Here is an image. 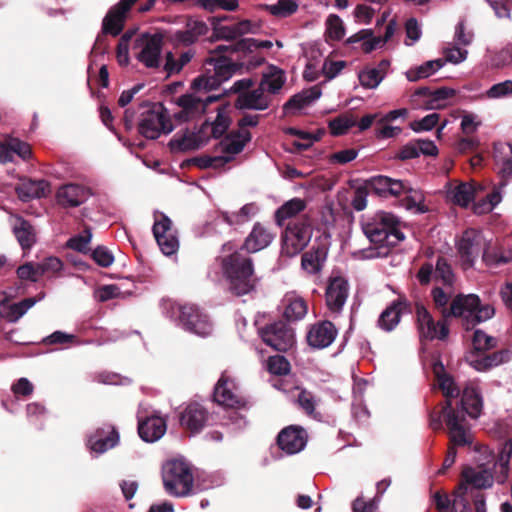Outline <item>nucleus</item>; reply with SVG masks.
I'll return each mask as SVG.
<instances>
[{
	"label": "nucleus",
	"instance_id": "30",
	"mask_svg": "<svg viewBox=\"0 0 512 512\" xmlns=\"http://www.w3.org/2000/svg\"><path fill=\"white\" fill-rule=\"evenodd\" d=\"M275 237V233L261 223H255L249 235L246 237L243 249L249 253L258 252L268 247Z\"/></svg>",
	"mask_w": 512,
	"mask_h": 512
},
{
	"label": "nucleus",
	"instance_id": "58",
	"mask_svg": "<svg viewBox=\"0 0 512 512\" xmlns=\"http://www.w3.org/2000/svg\"><path fill=\"white\" fill-rule=\"evenodd\" d=\"M298 4L294 0H278L275 4L266 5V10L273 16L285 18L294 14Z\"/></svg>",
	"mask_w": 512,
	"mask_h": 512
},
{
	"label": "nucleus",
	"instance_id": "17",
	"mask_svg": "<svg viewBox=\"0 0 512 512\" xmlns=\"http://www.w3.org/2000/svg\"><path fill=\"white\" fill-rule=\"evenodd\" d=\"M494 477L486 469L465 467L462 471V481L454 490L453 496H468L473 494V489H487L492 487Z\"/></svg>",
	"mask_w": 512,
	"mask_h": 512
},
{
	"label": "nucleus",
	"instance_id": "29",
	"mask_svg": "<svg viewBox=\"0 0 512 512\" xmlns=\"http://www.w3.org/2000/svg\"><path fill=\"white\" fill-rule=\"evenodd\" d=\"M207 418V411L202 405L190 403L180 413V424L192 433H197L204 428Z\"/></svg>",
	"mask_w": 512,
	"mask_h": 512
},
{
	"label": "nucleus",
	"instance_id": "45",
	"mask_svg": "<svg viewBox=\"0 0 512 512\" xmlns=\"http://www.w3.org/2000/svg\"><path fill=\"white\" fill-rule=\"evenodd\" d=\"M230 125V117H229V106L220 105L217 108V116L215 120L211 123L205 122L202 125V128L205 134L209 135V138L212 136L214 138L221 137L229 128Z\"/></svg>",
	"mask_w": 512,
	"mask_h": 512
},
{
	"label": "nucleus",
	"instance_id": "27",
	"mask_svg": "<svg viewBox=\"0 0 512 512\" xmlns=\"http://www.w3.org/2000/svg\"><path fill=\"white\" fill-rule=\"evenodd\" d=\"M448 99V88L443 87L436 91H431L428 87H420L411 96V101L419 107L426 109H438L446 105Z\"/></svg>",
	"mask_w": 512,
	"mask_h": 512
},
{
	"label": "nucleus",
	"instance_id": "24",
	"mask_svg": "<svg viewBox=\"0 0 512 512\" xmlns=\"http://www.w3.org/2000/svg\"><path fill=\"white\" fill-rule=\"evenodd\" d=\"M91 196L90 190L79 184H65L58 188L56 201L62 207H78Z\"/></svg>",
	"mask_w": 512,
	"mask_h": 512
},
{
	"label": "nucleus",
	"instance_id": "14",
	"mask_svg": "<svg viewBox=\"0 0 512 512\" xmlns=\"http://www.w3.org/2000/svg\"><path fill=\"white\" fill-rule=\"evenodd\" d=\"M432 370L436 380L434 388L440 389L445 398L441 409L432 412L430 416V426L433 430L437 431L444 429V425H448V375L444 364L440 360L433 362Z\"/></svg>",
	"mask_w": 512,
	"mask_h": 512
},
{
	"label": "nucleus",
	"instance_id": "62",
	"mask_svg": "<svg viewBox=\"0 0 512 512\" xmlns=\"http://www.w3.org/2000/svg\"><path fill=\"white\" fill-rule=\"evenodd\" d=\"M355 124L356 120L353 117L340 116L330 121L329 128L333 135L339 136L345 134Z\"/></svg>",
	"mask_w": 512,
	"mask_h": 512
},
{
	"label": "nucleus",
	"instance_id": "50",
	"mask_svg": "<svg viewBox=\"0 0 512 512\" xmlns=\"http://www.w3.org/2000/svg\"><path fill=\"white\" fill-rule=\"evenodd\" d=\"M13 233L24 250L30 249L36 241L33 226L23 218L16 219L13 225Z\"/></svg>",
	"mask_w": 512,
	"mask_h": 512
},
{
	"label": "nucleus",
	"instance_id": "11",
	"mask_svg": "<svg viewBox=\"0 0 512 512\" xmlns=\"http://www.w3.org/2000/svg\"><path fill=\"white\" fill-rule=\"evenodd\" d=\"M487 244L488 239L482 232L475 229H467L463 232L456 241V248L464 269L474 266L475 261Z\"/></svg>",
	"mask_w": 512,
	"mask_h": 512
},
{
	"label": "nucleus",
	"instance_id": "10",
	"mask_svg": "<svg viewBox=\"0 0 512 512\" xmlns=\"http://www.w3.org/2000/svg\"><path fill=\"white\" fill-rule=\"evenodd\" d=\"M172 315L176 317L177 324L186 331L207 337L213 331V325L208 316L194 304H172Z\"/></svg>",
	"mask_w": 512,
	"mask_h": 512
},
{
	"label": "nucleus",
	"instance_id": "6",
	"mask_svg": "<svg viewBox=\"0 0 512 512\" xmlns=\"http://www.w3.org/2000/svg\"><path fill=\"white\" fill-rule=\"evenodd\" d=\"M494 314V308L488 304L481 306L480 299L475 294H459L450 303V316L462 318V324L466 330L489 320Z\"/></svg>",
	"mask_w": 512,
	"mask_h": 512
},
{
	"label": "nucleus",
	"instance_id": "43",
	"mask_svg": "<svg viewBox=\"0 0 512 512\" xmlns=\"http://www.w3.org/2000/svg\"><path fill=\"white\" fill-rule=\"evenodd\" d=\"M389 66L388 60H381L376 66L363 69L358 75L360 84L367 89L376 88L385 78Z\"/></svg>",
	"mask_w": 512,
	"mask_h": 512
},
{
	"label": "nucleus",
	"instance_id": "60",
	"mask_svg": "<svg viewBox=\"0 0 512 512\" xmlns=\"http://www.w3.org/2000/svg\"><path fill=\"white\" fill-rule=\"evenodd\" d=\"M434 308L443 318L448 319V294L441 287H434L431 291Z\"/></svg>",
	"mask_w": 512,
	"mask_h": 512
},
{
	"label": "nucleus",
	"instance_id": "57",
	"mask_svg": "<svg viewBox=\"0 0 512 512\" xmlns=\"http://www.w3.org/2000/svg\"><path fill=\"white\" fill-rule=\"evenodd\" d=\"M502 200L499 189H494L491 193L473 205V211L476 214H485L491 212Z\"/></svg>",
	"mask_w": 512,
	"mask_h": 512
},
{
	"label": "nucleus",
	"instance_id": "38",
	"mask_svg": "<svg viewBox=\"0 0 512 512\" xmlns=\"http://www.w3.org/2000/svg\"><path fill=\"white\" fill-rule=\"evenodd\" d=\"M327 255L328 248L325 245L313 246L302 255V269L312 275L320 273L326 262Z\"/></svg>",
	"mask_w": 512,
	"mask_h": 512
},
{
	"label": "nucleus",
	"instance_id": "34",
	"mask_svg": "<svg viewBox=\"0 0 512 512\" xmlns=\"http://www.w3.org/2000/svg\"><path fill=\"white\" fill-rule=\"evenodd\" d=\"M270 98L263 87L242 92L237 96L235 106L239 109L265 110L269 107Z\"/></svg>",
	"mask_w": 512,
	"mask_h": 512
},
{
	"label": "nucleus",
	"instance_id": "16",
	"mask_svg": "<svg viewBox=\"0 0 512 512\" xmlns=\"http://www.w3.org/2000/svg\"><path fill=\"white\" fill-rule=\"evenodd\" d=\"M260 336L267 345L279 352H287L295 344L294 331L282 321L263 328Z\"/></svg>",
	"mask_w": 512,
	"mask_h": 512
},
{
	"label": "nucleus",
	"instance_id": "41",
	"mask_svg": "<svg viewBox=\"0 0 512 512\" xmlns=\"http://www.w3.org/2000/svg\"><path fill=\"white\" fill-rule=\"evenodd\" d=\"M450 512H486V502L482 494L455 496L450 501Z\"/></svg>",
	"mask_w": 512,
	"mask_h": 512
},
{
	"label": "nucleus",
	"instance_id": "59",
	"mask_svg": "<svg viewBox=\"0 0 512 512\" xmlns=\"http://www.w3.org/2000/svg\"><path fill=\"white\" fill-rule=\"evenodd\" d=\"M198 4L210 12L218 9L234 11L238 7V0H198Z\"/></svg>",
	"mask_w": 512,
	"mask_h": 512
},
{
	"label": "nucleus",
	"instance_id": "12",
	"mask_svg": "<svg viewBox=\"0 0 512 512\" xmlns=\"http://www.w3.org/2000/svg\"><path fill=\"white\" fill-rule=\"evenodd\" d=\"M135 56L148 68H157L161 62L162 37L158 34H142L134 42Z\"/></svg>",
	"mask_w": 512,
	"mask_h": 512
},
{
	"label": "nucleus",
	"instance_id": "64",
	"mask_svg": "<svg viewBox=\"0 0 512 512\" xmlns=\"http://www.w3.org/2000/svg\"><path fill=\"white\" fill-rule=\"evenodd\" d=\"M268 370L275 375H286L290 371V363L284 356H271L268 360Z\"/></svg>",
	"mask_w": 512,
	"mask_h": 512
},
{
	"label": "nucleus",
	"instance_id": "53",
	"mask_svg": "<svg viewBox=\"0 0 512 512\" xmlns=\"http://www.w3.org/2000/svg\"><path fill=\"white\" fill-rule=\"evenodd\" d=\"M306 208V203L300 198H293L281 207L275 213L276 222L278 225H283L287 219H295L294 216L302 212Z\"/></svg>",
	"mask_w": 512,
	"mask_h": 512
},
{
	"label": "nucleus",
	"instance_id": "3",
	"mask_svg": "<svg viewBox=\"0 0 512 512\" xmlns=\"http://www.w3.org/2000/svg\"><path fill=\"white\" fill-rule=\"evenodd\" d=\"M398 219L391 213L377 212L362 221V231L371 246L352 253L357 260H370L388 256L392 247L404 239L398 228Z\"/></svg>",
	"mask_w": 512,
	"mask_h": 512
},
{
	"label": "nucleus",
	"instance_id": "7",
	"mask_svg": "<svg viewBox=\"0 0 512 512\" xmlns=\"http://www.w3.org/2000/svg\"><path fill=\"white\" fill-rule=\"evenodd\" d=\"M165 490L173 496L182 497L190 494L194 476L190 465L182 459L167 461L162 469Z\"/></svg>",
	"mask_w": 512,
	"mask_h": 512
},
{
	"label": "nucleus",
	"instance_id": "46",
	"mask_svg": "<svg viewBox=\"0 0 512 512\" xmlns=\"http://www.w3.org/2000/svg\"><path fill=\"white\" fill-rule=\"evenodd\" d=\"M322 91L318 85L292 96L284 105L286 111L299 110L309 106L321 97Z\"/></svg>",
	"mask_w": 512,
	"mask_h": 512
},
{
	"label": "nucleus",
	"instance_id": "54",
	"mask_svg": "<svg viewBox=\"0 0 512 512\" xmlns=\"http://www.w3.org/2000/svg\"><path fill=\"white\" fill-rule=\"evenodd\" d=\"M512 454V444L506 443L494 464L495 480L499 484L505 483L509 475V463Z\"/></svg>",
	"mask_w": 512,
	"mask_h": 512
},
{
	"label": "nucleus",
	"instance_id": "52",
	"mask_svg": "<svg viewBox=\"0 0 512 512\" xmlns=\"http://www.w3.org/2000/svg\"><path fill=\"white\" fill-rule=\"evenodd\" d=\"M482 260L488 267L498 268L510 261V255L505 254L490 239L482 251Z\"/></svg>",
	"mask_w": 512,
	"mask_h": 512
},
{
	"label": "nucleus",
	"instance_id": "33",
	"mask_svg": "<svg viewBox=\"0 0 512 512\" xmlns=\"http://www.w3.org/2000/svg\"><path fill=\"white\" fill-rule=\"evenodd\" d=\"M409 309L410 303L405 298H399L380 314L379 327L387 332L392 331L399 324L401 314Z\"/></svg>",
	"mask_w": 512,
	"mask_h": 512
},
{
	"label": "nucleus",
	"instance_id": "36",
	"mask_svg": "<svg viewBox=\"0 0 512 512\" xmlns=\"http://www.w3.org/2000/svg\"><path fill=\"white\" fill-rule=\"evenodd\" d=\"M208 32V26L205 22L189 19L186 23L185 29L177 30L172 35V40L175 44L191 45L197 41L200 36Z\"/></svg>",
	"mask_w": 512,
	"mask_h": 512
},
{
	"label": "nucleus",
	"instance_id": "21",
	"mask_svg": "<svg viewBox=\"0 0 512 512\" xmlns=\"http://www.w3.org/2000/svg\"><path fill=\"white\" fill-rule=\"evenodd\" d=\"M337 334L335 325L331 321L324 320L311 325L306 338L312 348L324 349L334 342Z\"/></svg>",
	"mask_w": 512,
	"mask_h": 512
},
{
	"label": "nucleus",
	"instance_id": "48",
	"mask_svg": "<svg viewBox=\"0 0 512 512\" xmlns=\"http://www.w3.org/2000/svg\"><path fill=\"white\" fill-rule=\"evenodd\" d=\"M444 64L445 62L442 59L429 60L419 66L411 67L405 72V76L408 81L416 82L430 77L442 68Z\"/></svg>",
	"mask_w": 512,
	"mask_h": 512
},
{
	"label": "nucleus",
	"instance_id": "42",
	"mask_svg": "<svg viewBox=\"0 0 512 512\" xmlns=\"http://www.w3.org/2000/svg\"><path fill=\"white\" fill-rule=\"evenodd\" d=\"M284 317L289 321L301 320L308 311L306 301L295 292L287 293L283 300Z\"/></svg>",
	"mask_w": 512,
	"mask_h": 512
},
{
	"label": "nucleus",
	"instance_id": "8",
	"mask_svg": "<svg viewBox=\"0 0 512 512\" xmlns=\"http://www.w3.org/2000/svg\"><path fill=\"white\" fill-rule=\"evenodd\" d=\"M312 237V227L305 216L290 220L282 234L281 256L292 258L301 253Z\"/></svg>",
	"mask_w": 512,
	"mask_h": 512
},
{
	"label": "nucleus",
	"instance_id": "39",
	"mask_svg": "<svg viewBox=\"0 0 512 512\" xmlns=\"http://www.w3.org/2000/svg\"><path fill=\"white\" fill-rule=\"evenodd\" d=\"M419 283L421 285H427L431 281L432 278L435 280H442L444 285L448 284V260L441 256L437 260L436 268L433 269V265L431 263L423 264L417 275H416Z\"/></svg>",
	"mask_w": 512,
	"mask_h": 512
},
{
	"label": "nucleus",
	"instance_id": "18",
	"mask_svg": "<svg viewBox=\"0 0 512 512\" xmlns=\"http://www.w3.org/2000/svg\"><path fill=\"white\" fill-rule=\"evenodd\" d=\"M153 234L163 254L172 255L177 251L179 247L178 239L172 229L171 220L164 214L156 217Z\"/></svg>",
	"mask_w": 512,
	"mask_h": 512
},
{
	"label": "nucleus",
	"instance_id": "5",
	"mask_svg": "<svg viewBox=\"0 0 512 512\" xmlns=\"http://www.w3.org/2000/svg\"><path fill=\"white\" fill-rule=\"evenodd\" d=\"M222 269L229 285L235 295L248 294L255 288L256 278L252 259L235 252L223 258Z\"/></svg>",
	"mask_w": 512,
	"mask_h": 512
},
{
	"label": "nucleus",
	"instance_id": "35",
	"mask_svg": "<svg viewBox=\"0 0 512 512\" xmlns=\"http://www.w3.org/2000/svg\"><path fill=\"white\" fill-rule=\"evenodd\" d=\"M256 29L257 27L249 20H242L233 25L216 23L213 25V37L231 41L245 34L254 33Z\"/></svg>",
	"mask_w": 512,
	"mask_h": 512
},
{
	"label": "nucleus",
	"instance_id": "61",
	"mask_svg": "<svg viewBox=\"0 0 512 512\" xmlns=\"http://www.w3.org/2000/svg\"><path fill=\"white\" fill-rule=\"evenodd\" d=\"M474 189L470 184L461 183L455 188L453 200L456 204L466 207L473 199Z\"/></svg>",
	"mask_w": 512,
	"mask_h": 512
},
{
	"label": "nucleus",
	"instance_id": "23",
	"mask_svg": "<svg viewBox=\"0 0 512 512\" xmlns=\"http://www.w3.org/2000/svg\"><path fill=\"white\" fill-rule=\"evenodd\" d=\"M277 442L280 449L287 454H296L306 446L307 434L302 427L289 426L279 433Z\"/></svg>",
	"mask_w": 512,
	"mask_h": 512
},
{
	"label": "nucleus",
	"instance_id": "9",
	"mask_svg": "<svg viewBox=\"0 0 512 512\" xmlns=\"http://www.w3.org/2000/svg\"><path fill=\"white\" fill-rule=\"evenodd\" d=\"M141 109L138 130L145 138L157 139L161 134H168L173 130L169 115L162 105L146 103Z\"/></svg>",
	"mask_w": 512,
	"mask_h": 512
},
{
	"label": "nucleus",
	"instance_id": "15",
	"mask_svg": "<svg viewBox=\"0 0 512 512\" xmlns=\"http://www.w3.org/2000/svg\"><path fill=\"white\" fill-rule=\"evenodd\" d=\"M214 400L227 408H240L246 401L235 380L225 371L222 373L214 388Z\"/></svg>",
	"mask_w": 512,
	"mask_h": 512
},
{
	"label": "nucleus",
	"instance_id": "32",
	"mask_svg": "<svg viewBox=\"0 0 512 512\" xmlns=\"http://www.w3.org/2000/svg\"><path fill=\"white\" fill-rule=\"evenodd\" d=\"M209 135L205 134L203 128L195 132L177 133L170 141V147L173 151L196 150L207 143Z\"/></svg>",
	"mask_w": 512,
	"mask_h": 512
},
{
	"label": "nucleus",
	"instance_id": "47",
	"mask_svg": "<svg viewBox=\"0 0 512 512\" xmlns=\"http://www.w3.org/2000/svg\"><path fill=\"white\" fill-rule=\"evenodd\" d=\"M38 299L34 297L25 298L12 304H3L0 307V314L9 322L18 321L30 308H32Z\"/></svg>",
	"mask_w": 512,
	"mask_h": 512
},
{
	"label": "nucleus",
	"instance_id": "26",
	"mask_svg": "<svg viewBox=\"0 0 512 512\" xmlns=\"http://www.w3.org/2000/svg\"><path fill=\"white\" fill-rule=\"evenodd\" d=\"M118 441V432L114 427L108 425L97 429L94 434L90 435L87 440V446L91 452L99 455L115 447Z\"/></svg>",
	"mask_w": 512,
	"mask_h": 512
},
{
	"label": "nucleus",
	"instance_id": "51",
	"mask_svg": "<svg viewBox=\"0 0 512 512\" xmlns=\"http://www.w3.org/2000/svg\"><path fill=\"white\" fill-rule=\"evenodd\" d=\"M286 81L285 73L282 69L276 66H269L267 71L263 73L260 86L264 91L269 93H277Z\"/></svg>",
	"mask_w": 512,
	"mask_h": 512
},
{
	"label": "nucleus",
	"instance_id": "63",
	"mask_svg": "<svg viewBox=\"0 0 512 512\" xmlns=\"http://www.w3.org/2000/svg\"><path fill=\"white\" fill-rule=\"evenodd\" d=\"M510 95H512V80L494 84L486 91V96L490 99H499Z\"/></svg>",
	"mask_w": 512,
	"mask_h": 512
},
{
	"label": "nucleus",
	"instance_id": "4",
	"mask_svg": "<svg viewBox=\"0 0 512 512\" xmlns=\"http://www.w3.org/2000/svg\"><path fill=\"white\" fill-rule=\"evenodd\" d=\"M472 351L466 356V361L478 372H486L512 359L510 349H502L491 354H485L497 347L498 339L488 335L481 329H476L471 338Z\"/></svg>",
	"mask_w": 512,
	"mask_h": 512
},
{
	"label": "nucleus",
	"instance_id": "55",
	"mask_svg": "<svg viewBox=\"0 0 512 512\" xmlns=\"http://www.w3.org/2000/svg\"><path fill=\"white\" fill-rule=\"evenodd\" d=\"M325 36L329 40L339 41L345 36V26L336 14H330L325 20Z\"/></svg>",
	"mask_w": 512,
	"mask_h": 512
},
{
	"label": "nucleus",
	"instance_id": "49",
	"mask_svg": "<svg viewBox=\"0 0 512 512\" xmlns=\"http://www.w3.org/2000/svg\"><path fill=\"white\" fill-rule=\"evenodd\" d=\"M493 156L496 164L504 176L512 174V145L504 142H497L493 147Z\"/></svg>",
	"mask_w": 512,
	"mask_h": 512
},
{
	"label": "nucleus",
	"instance_id": "22",
	"mask_svg": "<svg viewBox=\"0 0 512 512\" xmlns=\"http://www.w3.org/2000/svg\"><path fill=\"white\" fill-rule=\"evenodd\" d=\"M137 0H121L112 7L103 19L102 29L106 34L117 36L123 29L127 12Z\"/></svg>",
	"mask_w": 512,
	"mask_h": 512
},
{
	"label": "nucleus",
	"instance_id": "37",
	"mask_svg": "<svg viewBox=\"0 0 512 512\" xmlns=\"http://www.w3.org/2000/svg\"><path fill=\"white\" fill-rule=\"evenodd\" d=\"M167 425L164 418L160 416H150L145 420H139L138 433L146 442H155L159 440L166 432Z\"/></svg>",
	"mask_w": 512,
	"mask_h": 512
},
{
	"label": "nucleus",
	"instance_id": "31",
	"mask_svg": "<svg viewBox=\"0 0 512 512\" xmlns=\"http://www.w3.org/2000/svg\"><path fill=\"white\" fill-rule=\"evenodd\" d=\"M258 212V206L255 203L245 204L237 212L219 211L214 219V225L225 224L229 227L242 225L252 219Z\"/></svg>",
	"mask_w": 512,
	"mask_h": 512
},
{
	"label": "nucleus",
	"instance_id": "40",
	"mask_svg": "<svg viewBox=\"0 0 512 512\" xmlns=\"http://www.w3.org/2000/svg\"><path fill=\"white\" fill-rule=\"evenodd\" d=\"M273 46V43L270 40H256L252 38H244L238 41L235 44L230 45H218L214 51L212 52L211 57H220L224 56L225 53L232 54L236 51H246L257 48L269 49ZM225 57H227L225 55Z\"/></svg>",
	"mask_w": 512,
	"mask_h": 512
},
{
	"label": "nucleus",
	"instance_id": "2",
	"mask_svg": "<svg viewBox=\"0 0 512 512\" xmlns=\"http://www.w3.org/2000/svg\"><path fill=\"white\" fill-rule=\"evenodd\" d=\"M452 398L459 400L454 410L450 403V444L470 447L474 443V434L468 419L477 420L483 413L482 390L476 380L467 381L460 386L450 376V400Z\"/></svg>",
	"mask_w": 512,
	"mask_h": 512
},
{
	"label": "nucleus",
	"instance_id": "28",
	"mask_svg": "<svg viewBox=\"0 0 512 512\" xmlns=\"http://www.w3.org/2000/svg\"><path fill=\"white\" fill-rule=\"evenodd\" d=\"M367 186L381 197L400 196L408 191V187L400 180L386 176H375L367 181Z\"/></svg>",
	"mask_w": 512,
	"mask_h": 512
},
{
	"label": "nucleus",
	"instance_id": "1",
	"mask_svg": "<svg viewBox=\"0 0 512 512\" xmlns=\"http://www.w3.org/2000/svg\"><path fill=\"white\" fill-rule=\"evenodd\" d=\"M206 72L192 83V87L197 91L196 94L182 95L178 99L180 110L174 113V118L179 122L195 120L200 117L209 104L218 101L222 94H207V92L216 90L223 82L229 80L235 72V64L225 56L210 57L207 60Z\"/></svg>",
	"mask_w": 512,
	"mask_h": 512
},
{
	"label": "nucleus",
	"instance_id": "20",
	"mask_svg": "<svg viewBox=\"0 0 512 512\" xmlns=\"http://www.w3.org/2000/svg\"><path fill=\"white\" fill-rule=\"evenodd\" d=\"M349 293L347 280L342 277L332 278L326 288V306L330 314L339 315L343 310Z\"/></svg>",
	"mask_w": 512,
	"mask_h": 512
},
{
	"label": "nucleus",
	"instance_id": "19",
	"mask_svg": "<svg viewBox=\"0 0 512 512\" xmlns=\"http://www.w3.org/2000/svg\"><path fill=\"white\" fill-rule=\"evenodd\" d=\"M474 39L473 31L464 20L459 21L454 29L453 44L450 43V63L459 64L466 60L468 47Z\"/></svg>",
	"mask_w": 512,
	"mask_h": 512
},
{
	"label": "nucleus",
	"instance_id": "25",
	"mask_svg": "<svg viewBox=\"0 0 512 512\" xmlns=\"http://www.w3.org/2000/svg\"><path fill=\"white\" fill-rule=\"evenodd\" d=\"M251 140V133L248 130H238L225 137L220 142V151L222 155L219 156L222 163L225 165L230 162L235 155L239 154L247 142Z\"/></svg>",
	"mask_w": 512,
	"mask_h": 512
},
{
	"label": "nucleus",
	"instance_id": "56",
	"mask_svg": "<svg viewBox=\"0 0 512 512\" xmlns=\"http://www.w3.org/2000/svg\"><path fill=\"white\" fill-rule=\"evenodd\" d=\"M286 133L289 135H293L297 138L295 141H293L292 144L298 150H306V149L310 148L316 141H318L320 139L319 134H312L309 132L299 130L294 127L287 128Z\"/></svg>",
	"mask_w": 512,
	"mask_h": 512
},
{
	"label": "nucleus",
	"instance_id": "44",
	"mask_svg": "<svg viewBox=\"0 0 512 512\" xmlns=\"http://www.w3.org/2000/svg\"><path fill=\"white\" fill-rule=\"evenodd\" d=\"M18 197L22 201H29L34 198H41L50 192L49 183L43 179L23 180L16 188Z\"/></svg>",
	"mask_w": 512,
	"mask_h": 512
},
{
	"label": "nucleus",
	"instance_id": "13",
	"mask_svg": "<svg viewBox=\"0 0 512 512\" xmlns=\"http://www.w3.org/2000/svg\"><path fill=\"white\" fill-rule=\"evenodd\" d=\"M416 319L419 336L424 340H444L448 335L447 318L435 321L431 313L421 304H416Z\"/></svg>",
	"mask_w": 512,
	"mask_h": 512
}]
</instances>
